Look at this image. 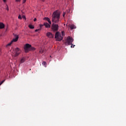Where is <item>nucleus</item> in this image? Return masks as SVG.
<instances>
[{"mask_svg": "<svg viewBox=\"0 0 126 126\" xmlns=\"http://www.w3.org/2000/svg\"><path fill=\"white\" fill-rule=\"evenodd\" d=\"M22 17L23 18H25V19H26V17H25V16H23Z\"/></svg>", "mask_w": 126, "mask_h": 126, "instance_id": "nucleus-31", "label": "nucleus"}, {"mask_svg": "<svg viewBox=\"0 0 126 126\" xmlns=\"http://www.w3.org/2000/svg\"><path fill=\"white\" fill-rule=\"evenodd\" d=\"M44 25L45 26L46 28H50L51 27V25L48 23H44Z\"/></svg>", "mask_w": 126, "mask_h": 126, "instance_id": "nucleus-10", "label": "nucleus"}, {"mask_svg": "<svg viewBox=\"0 0 126 126\" xmlns=\"http://www.w3.org/2000/svg\"><path fill=\"white\" fill-rule=\"evenodd\" d=\"M60 13L59 10L54 11L52 14V22L54 23H58L60 21Z\"/></svg>", "mask_w": 126, "mask_h": 126, "instance_id": "nucleus-1", "label": "nucleus"}, {"mask_svg": "<svg viewBox=\"0 0 126 126\" xmlns=\"http://www.w3.org/2000/svg\"><path fill=\"white\" fill-rule=\"evenodd\" d=\"M18 19H22V18H21V15H19V16H18Z\"/></svg>", "mask_w": 126, "mask_h": 126, "instance_id": "nucleus-24", "label": "nucleus"}, {"mask_svg": "<svg viewBox=\"0 0 126 126\" xmlns=\"http://www.w3.org/2000/svg\"><path fill=\"white\" fill-rule=\"evenodd\" d=\"M69 27L70 28V29H71V30L76 28V27L74 25H69Z\"/></svg>", "mask_w": 126, "mask_h": 126, "instance_id": "nucleus-9", "label": "nucleus"}, {"mask_svg": "<svg viewBox=\"0 0 126 126\" xmlns=\"http://www.w3.org/2000/svg\"><path fill=\"white\" fill-rule=\"evenodd\" d=\"M44 20H46V21H47L49 20V18L45 17L44 18Z\"/></svg>", "mask_w": 126, "mask_h": 126, "instance_id": "nucleus-21", "label": "nucleus"}, {"mask_svg": "<svg viewBox=\"0 0 126 126\" xmlns=\"http://www.w3.org/2000/svg\"><path fill=\"white\" fill-rule=\"evenodd\" d=\"M44 50H43V49L41 48L39 51V53L40 54H43V53H44Z\"/></svg>", "mask_w": 126, "mask_h": 126, "instance_id": "nucleus-15", "label": "nucleus"}, {"mask_svg": "<svg viewBox=\"0 0 126 126\" xmlns=\"http://www.w3.org/2000/svg\"><path fill=\"white\" fill-rule=\"evenodd\" d=\"M42 0V1H45V0Z\"/></svg>", "mask_w": 126, "mask_h": 126, "instance_id": "nucleus-33", "label": "nucleus"}, {"mask_svg": "<svg viewBox=\"0 0 126 126\" xmlns=\"http://www.w3.org/2000/svg\"><path fill=\"white\" fill-rule=\"evenodd\" d=\"M40 30H41V29L35 30V32H38V31H40Z\"/></svg>", "mask_w": 126, "mask_h": 126, "instance_id": "nucleus-27", "label": "nucleus"}, {"mask_svg": "<svg viewBox=\"0 0 126 126\" xmlns=\"http://www.w3.org/2000/svg\"><path fill=\"white\" fill-rule=\"evenodd\" d=\"M63 17H64V16L65 15V12H63Z\"/></svg>", "mask_w": 126, "mask_h": 126, "instance_id": "nucleus-26", "label": "nucleus"}, {"mask_svg": "<svg viewBox=\"0 0 126 126\" xmlns=\"http://www.w3.org/2000/svg\"><path fill=\"white\" fill-rule=\"evenodd\" d=\"M33 21H34V22H35V21H37V19L34 18V20H33Z\"/></svg>", "mask_w": 126, "mask_h": 126, "instance_id": "nucleus-30", "label": "nucleus"}, {"mask_svg": "<svg viewBox=\"0 0 126 126\" xmlns=\"http://www.w3.org/2000/svg\"><path fill=\"white\" fill-rule=\"evenodd\" d=\"M19 38V36H18V35L15 34L14 35V38L12 40V42H17V41H18V39Z\"/></svg>", "mask_w": 126, "mask_h": 126, "instance_id": "nucleus-7", "label": "nucleus"}, {"mask_svg": "<svg viewBox=\"0 0 126 126\" xmlns=\"http://www.w3.org/2000/svg\"><path fill=\"white\" fill-rule=\"evenodd\" d=\"M4 25L3 23L0 22V29H3Z\"/></svg>", "mask_w": 126, "mask_h": 126, "instance_id": "nucleus-11", "label": "nucleus"}, {"mask_svg": "<svg viewBox=\"0 0 126 126\" xmlns=\"http://www.w3.org/2000/svg\"><path fill=\"white\" fill-rule=\"evenodd\" d=\"M19 55H20V49L19 48L17 47L15 49V54L14 55H12V57L15 60H16V59H17V57H18Z\"/></svg>", "mask_w": 126, "mask_h": 126, "instance_id": "nucleus-2", "label": "nucleus"}, {"mask_svg": "<svg viewBox=\"0 0 126 126\" xmlns=\"http://www.w3.org/2000/svg\"><path fill=\"white\" fill-rule=\"evenodd\" d=\"M6 10H7V11H8V10H9V8H8V6L7 5H6Z\"/></svg>", "mask_w": 126, "mask_h": 126, "instance_id": "nucleus-22", "label": "nucleus"}, {"mask_svg": "<svg viewBox=\"0 0 126 126\" xmlns=\"http://www.w3.org/2000/svg\"><path fill=\"white\" fill-rule=\"evenodd\" d=\"M72 42H73V38L71 37H68L67 38V43L68 45H72Z\"/></svg>", "mask_w": 126, "mask_h": 126, "instance_id": "nucleus-6", "label": "nucleus"}, {"mask_svg": "<svg viewBox=\"0 0 126 126\" xmlns=\"http://www.w3.org/2000/svg\"><path fill=\"white\" fill-rule=\"evenodd\" d=\"M31 49V45L29 44H26L24 47V50L26 53H28Z\"/></svg>", "mask_w": 126, "mask_h": 126, "instance_id": "nucleus-4", "label": "nucleus"}, {"mask_svg": "<svg viewBox=\"0 0 126 126\" xmlns=\"http://www.w3.org/2000/svg\"><path fill=\"white\" fill-rule=\"evenodd\" d=\"M26 2V0H23V3H25Z\"/></svg>", "mask_w": 126, "mask_h": 126, "instance_id": "nucleus-29", "label": "nucleus"}, {"mask_svg": "<svg viewBox=\"0 0 126 126\" xmlns=\"http://www.w3.org/2000/svg\"><path fill=\"white\" fill-rule=\"evenodd\" d=\"M29 27L30 29H34V28H35V27L32 25H29Z\"/></svg>", "mask_w": 126, "mask_h": 126, "instance_id": "nucleus-13", "label": "nucleus"}, {"mask_svg": "<svg viewBox=\"0 0 126 126\" xmlns=\"http://www.w3.org/2000/svg\"><path fill=\"white\" fill-rule=\"evenodd\" d=\"M47 21L49 23V24H52V22L50 21V19H48V20H47Z\"/></svg>", "mask_w": 126, "mask_h": 126, "instance_id": "nucleus-18", "label": "nucleus"}, {"mask_svg": "<svg viewBox=\"0 0 126 126\" xmlns=\"http://www.w3.org/2000/svg\"><path fill=\"white\" fill-rule=\"evenodd\" d=\"M52 29L54 32L59 30V25L53 23L52 25Z\"/></svg>", "mask_w": 126, "mask_h": 126, "instance_id": "nucleus-5", "label": "nucleus"}, {"mask_svg": "<svg viewBox=\"0 0 126 126\" xmlns=\"http://www.w3.org/2000/svg\"><path fill=\"white\" fill-rule=\"evenodd\" d=\"M21 63H23L25 62V58L23 57L20 60Z\"/></svg>", "mask_w": 126, "mask_h": 126, "instance_id": "nucleus-12", "label": "nucleus"}, {"mask_svg": "<svg viewBox=\"0 0 126 126\" xmlns=\"http://www.w3.org/2000/svg\"><path fill=\"white\" fill-rule=\"evenodd\" d=\"M3 1L4 2H5V1H6V0H3Z\"/></svg>", "mask_w": 126, "mask_h": 126, "instance_id": "nucleus-32", "label": "nucleus"}, {"mask_svg": "<svg viewBox=\"0 0 126 126\" xmlns=\"http://www.w3.org/2000/svg\"><path fill=\"white\" fill-rule=\"evenodd\" d=\"M35 48L32 47V46H31L30 51H34Z\"/></svg>", "mask_w": 126, "mask_h": 126, "instance_id": "nucleus-17", "label": "nucleus"}, {"mask_svg": "<svg viewBox=\"0 0 126 126\" xmlns=\"http://www.w3.org/2000/svg\"><path fill=\"white\" fill-rule=\"evenodd\" d=\"M62 36H63H63L64 35V32H62Z\"/></svg>", "mask_w": 126, "mask_h": 126, "instance_id": "nucleus-23", "label": "nucleus"}, {"mask_svg": "<svg viewBox=\"0 0 126 126\" xmlns=\"http://www.w3.org/2000/svg\"><path fill=\"white\" fill-rule=\"evenodd\" d=\"M16 1L20 2V1H21V0H16Z\"/></svg>", "mask_w": 126, "mask_h": 126, "instance_id": "nucleus-28", "label": "nucleus"}, {"mask_svg": "<svg viewBox=\"0 0 126 126\" xmlns=\"http://www.w3.org/2000/svg\"><path fill=\"white\" fill-rule=\"evenodd\" d=\"M71 48H74V47H75V45H73V44H71Z\"/></svg>", "mask_w": 126, "mask_h": 126, "instance_id": "nucleus-25", "label": "nucleus"}, {"mask_svg": "<svg viewBox=\"0 0 126 126\" xmlns=\"http://www.w3.org/2000/svg\"><path fill=\"white\" fill-rule=\"evenodd\" d=\"M47 21L49 23V24H52V22L50 21V19H48V20H47Z\"/></svg>", "mask_w": 126, "mask_h": 126, "instance_id": "nucleus-19", "label": "nucleus"}, {"mask_svg": "<svg viewBox=\"0 0 126 126\" xmlns=\"http://www.w3.org/2000/svg\"><path fill=\"white\" fill-rule=\"evenodd\" d=\"M42 65H44L46 67V66L47 65V63H46V62L44 61L42 62Z\"/></svg>", "mask_w": 126, "mask_h": 126, "instance_id": "nucleus-16", "label": "nucleus"}, {"mask_svg": "<svg viewBox=\"0 0 126 126\" xmlns=\"http://www.w3.org/2000/svg\"><path fill=\"white\" fill-rule=\"evenodd\" d=\"M55 39H56L57 41H62L63 39V37L62 36V34H61V33L60 32H56L55 36Z\"/></svg>", "mask_w": 126, "mask_h": 126, "instance_id": "nucleus-3", "label": "nucleus"}, {"mask_svg": "<svg viewBox=\"0 0 126 126\" xmlns=\"http://www.w3.org/2000/svg\"><path fill=\"white\" fill-rule=\"evenodd\" d=\"M13 42L12 40L10 43H9L8 44H7L6 47H8L9 46H11V44H12Z\"/></svg>", "mask_w": 126, "mask_h": 126, "instance_id": "nucleus-14", "label": "nucleus"}, {"mask_svg": "<svg viewBox=\"0 0 126 126\" xmlns=\"http://www.w3.org/2000/svg\"><path fill=\"white\" fill-rule=\"evenodd\" d=\"M46 36L48 38H54V35L53 34V33L50 32H47Z\"/></svg>", "mask_w": 126, "mask_h": 126, "instance_id": "nucleus-8", "label": "nucleus"}, {"mask_svg": "<svg viewBox=\"0 0 126 126\" xmlns=\"http://www.w3.org/2000/svg\"><path fill=\"white\" fill-rule=\"evenodd\" d=\"M4 81H5V80H2L0 83V86L2 84V83H3V82H4Z\"/></svg>", "mask_w": 126, "mask_h": 126, "instance_id": "nucleus-20", "label": "nucleus"}]
</instances>
